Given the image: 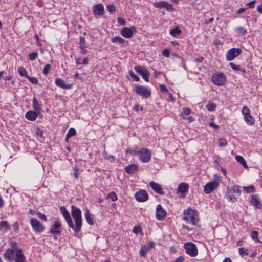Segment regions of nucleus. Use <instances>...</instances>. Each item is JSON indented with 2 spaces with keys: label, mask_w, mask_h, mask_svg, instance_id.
<instances>
[{
  "label": "nucleus",
  "mask_w": 262,
  "mask_h": 262,
  "mask_svg": "<svg viewBox=\"0 0 262 262\" xmlns=\"http://www.w3.org/2000/svg\"><path fill=\"white\" fill-rule=\"evenodd\" d=\"M129 73L132 78H133L136 81H139V77L135 75L133 71H130Z\"/></svg>",
  "instance_id": "obj_55"
},
{
  "label": "nucleus",
  "mask_w": 262,
  "mask_h": 262,
  "mask_svg": "<svg viewBox=\"0 0 262 262\" xmlns=\"http://www.w3.org/2000/svg\"><path fill=\"white\" fill-rule=\"evenodd\" d=\"M236 160L244 168H248L246 162H245L244 158L241 156H236L235 157Z\"/></svg>",
  "instance_id": "obj_28"
},
{
  "label": "nucleus",
  "mask_w": 262,
  "mask_h": 262,
  "mask_svg": "<svg viewBox=\"0 0 262 262\" xmlns=\"http://www.w3.org/2000/svg\"><path fill=\"white\" fill-rule=\"evenodd\" d=\"M155 245V244L154 242H149L148 243L147 245H145L143 246L144 248H145V249L147 250V251L149 250L151 248H152Z\"/></svg>",
  "instance_id": "obj_45"
},
{
  "label": "nucleus",
  "mask_w": 262,
  "mask_h": 262,
  "mask_svg": "<svg viewBox=\"0 0 262 262\" xmlns=\"http://www.w3.org/2000/svg\"><path fill=\"white\" fill-rule=\"evenodd\" d=\"M229 66L234 71H241V69H240L239 66L235 65L233 62H230L229 63Z\"/></svg>",
  "instance_id": "obj_54"
},
{
  "label": "nucleus",
  "mask_w": 262,
  "mask_h": 262,
  "mask_svg": "<svg viewBox=\"0 0 262 262\" xmlns=\"http://www.w3.org/2000/svg\"><path fill=\"white\" fill-rule=\"evenodd\" d=\"M183 220L188 223H191L195 225L198 221L196 218V212L191 208H188L184 211Z\"/></svg>",
  "instance_id": "obj_2"
},
{
  "label": "nucleus",
  "mask_w": 262,
  "mask_h": 262,
  "mask_svg": "<svg viewBox=\"0 0 262 262\" xmlns=\"http://www.w3.org/2000/svg\"><path fill=\"white\" fill-rule=\"evenodd\" d=\"M219 144L220 147H225L227 145V140L225 138H221L219 140Z\"/></svg>",
  "instance_id": "obj_46"
},
{
  "label": "nucleus",
  "mask_w": 262,
  "mask_h": 262,
  "mask_svg": "<svg viewBox=\"0 0 262 262\" xmlns=\"http://www.w3.org/2000/svg\"><path fill=\"white\" fill-rule=\"evenodd\" d=\"M250 203L256 208L260 209L262 208V204L260 202L259 196L257 194L252 195Z\"/></svg>",
  "instance_id": "obj_19"
},
{
  "label": "nucleus",
  "mask_w": 262,
  "mask_h": 262,
  "mask_svg": "<svg viewBox=\"0 0 262 262\" xmlns=\"http://www.w3.org/2000/svg\"><path fill=\"white\" fill-rule=\"evenodd\" d=\"M27 78L33 84H37L38 82V79L36 77H32L28 76Z\"/></svg>",
  "instance_id": "obj_52"
},
{
  "label": "nucleus",
  "mask_w": 262,
  "mask_h": 262,
  "mask_svg": "<svg viewBox=\"0 0 262 262\" xmlns=\"http://www.w3.org/2000/svg\"><path fill=\"white\" fill-rule=\"evenodd\" d=\"M76 134V130L73 128H70L66 135V139L68 140V139L75 135Z\"/></svg>",
  "instance_id": "obj_34"
},
{
  "label": "nucleus",
  "mask_w": 262,
  "mask_h": 262,
  "mask_svg": "<svg viewBox=\"0 0 262 262\" xmlns=\"http://www.w3.org/2000/svg\"><path fill=\"white\" fill-rule=\"evenodd\" d=\"M111 41L113 43H118L120 44H126L127 45L128 43V41L125 40L124 39L122 38V37L120 36H115L114 37L112 38L111 39Z\"/></svg>",
  "instance_id": "obj_26"
},
{
  "label": "nucleus",
  "mask_w": 262,
  "mask_h": 262,
  "mask_svg": "<svg viewBox=\"0 0 262 262\" xmlns=\"http://www.w3.org/2000/svg\"><path fill=\"white\" fill-rule=\"evenodd\" d=\"M184 248L186 250V253L191 257H195L198 254L197 247L193 243H185L184 245Z\"/></svg>",
  "instance_id": "obj_3"
},
{
  "label": "nucleus",
  "mask_w": 262,
  "mask_h": 262,
  "mask_svg": "<svg viewBox=\"0 0 262 262\" xmlns=\"http://www.w3.org/2000/svg\"><path fill=\"white\" fill-rule=\"evenodd\" d=\"M10 227L8 225V223L6 221H2L0 222V230L3 229H9Z\"/></svg>",
  "instance_id": "obj_32"
},
{
  "label": "nucleus",
  "mask_w": 262,
  "mask_h": 262,
  "mask_svg": "<svg viewBox=\"0 0 262 262\" xmlns=\"http://www.w3.org/2000/svg\"><path fill=\"white\" fill-rule=\"evenodd\" d=\"M136 32V28L133 26L130 28L124 27L120 31L121 35L125 38H131L134 33Z\"/></svg>",
  "instance_id": "obj_10"
},
{
  "label": "nucleus",
  "mask_w": 262,
  "mask_h": 262,
  "mask_svg": "<svg viewBox=\"0 0 262 262\" xmlns=\"http://www.w3.org/2000/svg\"><path fill=\"white\" fill-rule=\"evenodd\" d=\"M169 51L168 49H164L162 51V54H163V55L167 57H169Z\"/></svg>",
  "instance_id": "obj_59"
},
{
  "label": "nucleus",
  "mask_w": 262,
  "mask_h": 262,
  "mask_svg": "<svg viewBox=\"0 0 262 262\" xmlns=\"http://www.w3.org/2000/svg\"><path fill=\"white\" fill-rule=\"evenodd\" d=\"M257 10L258 12L262 13V3L257 7Z\"/></svg>",
  "instance_id": "obj_64"
},
{
  "label": "nucleus",
  "mask_w": 262,
  "mask_h": 262,
  "mask_svg": "<svg viewBox=\"0 0 262 262\" xmlns=\"http://www.w3.org/2000/svg\"><path fill=\"white\" fill-rule=\"evenodd\" d=\"M134 69L146 82L149 81V73L146 68L141 66H135Z\"/></svg>",
  "instance_id": "obj_9"
},
{
  "label": "nucleus",
  "mask_w": 262,
  "mask_h": 262,
  "mask_svg": "<svg viewBox=\"0 0 262 262\" xmlns=\"http://www.w3.org/2000/svg\"><path fill=\"white\" fill-rule=\"evenodd\" d=\"M211 79L213 83L217 85H222L226 81V76L223 73H217L214 74L212 75Z\"/></svg>",
  "instance_id": "obj_6"
},
{
  "label": "nucleus",
  "mask_w": 262,
  "mask_h": 262,
  "mask_svg": "<svg viewBox=\"0 0 262 262\" xmlns=\"http://www.w3.org/2000/svg\"><path fill=\"white\" fill-rule=\"evenodd\" d=\"M106 9L110 13H112L115 11L116 6L114 4L108 5L106 6Z\"/></svg>",
  "instance_id": "obj_43"
},
{
  "label": "nucleus",
  "mask_w": 262,
  "mask_h": 262,
  "mask_svg": "<svg viewBox=\"0 0 262 262\" xmlns=\"http://www.w3.org/2000/svg\"><path fill=\"white\" fill-rule=\"evenodd\" d=\"M242 112L244 116L245 122L249 125H253L255 122V119L251 116L250 110L247 106H244Z\"/></svg>",
  "instance_id": "obj_7"
},
{
  "label": "nucleus",
  "mask_w": 262,
  "mask_h": 262,
  "mask_svg": "<svg viewBox=\"0 0 262 262\" xmlns=\"http://www.w3.org/2000/svg\"><path fill=\"white\" fill-rule=\"evenodd\" d=\"M243 189L246 193L254 192L255 191V187L253 185L244 187Z\"/></svg>",
  "instance_id": "obj_30"
},
{
  "label": "nucleus",
  "mask_w": 262,
  "mask_h": 262,
  "mask_svg": "<svg viewBox=\"0 0 262 262\" xmlns=\"http://www.w3.org/2000/svg\"><path fill=\"white\" fill-rule=\"evenodd\" d=\"M149 185L151 188L157 194L162 195L164 192L160 185L155 183L154 181L149 182Z\"/></svg>",
  "instance_id": "obj_16"
},
{
  "label": "nucleus",
  "mask_w": 262,
  "mask_h": 262,
  "mask_svg": "<svg viewBox=\"0 0 262 262\" xmlns=\"http://www.w3.org/2000/svg\"><path fill=\"white\" fill-rule=\"evenodd\" d=\"M117 21L118 23H119L120 25H125V23H126L125 20L121 17H119L117 19Z\"/></svg>",
  "instance_id": "obj_60"
},
{
  "label": "nucleus",
  "mask_w": 262,
  "mask_h": 262,
  "mask_svg": "<svg viewBox=\"0 0 262 262\" xmlns=\"http://www.w3.org/2000/svg\"><path fill=\"white\" fill-rule=\"evenodd\" d=\"M190 109L187 107L184 108L182 115H188L190 114Z\"/></svg>",
  "instance_id": "obj_58"
},
{
  "label": "nucleus",
  "mask_w": 262,
  "mask_h": 262,
  "mask_svg": "<svg viewBox=\"0 0 262 262\" xmlns=\"http://www.w3.org/2000/svg\"><path fill=\"white\" fill-rule=\"evenodd\" d=\"M165 2H165V1H161V2H156V3H154L153 5L155 7L158 8H164L165 6Z\"/></svg>",
  "instance_id": "obj_40"
},
{
  "label": "nucleus",
  "mask_w": 262,
  "mask_h": 262,
  "mask_svg": "<svg viewBox=\"0 0 262 262\" xmlns=\"http://www.w3.org/2000/svg\"><path fill=\"white\" fill-rule=\"evenodd\" d=\"M147 251H147L145 248H144L143 246L139 251L140 256L145 257L146 256Z\"/></svg>",
  "instance_id": "obj_47"
},
{
  "label": "nucleus",
  "mask_w": 262,
  "mask_h": 262,
  "mask_svg": "<svg viewBox=\"0 0 262 262\" xmlns=\"http://www.w3.org/2000/svg\"><path fill=\"white\" fill-rule=\"evenodd\" d=\"M51 69V66L50 64H47L43 68V73L45 75H47V74L49 73V71H50Z\"/></svg>",
  "instance_id": "obj_44"
},
{
  "label": "nucleus",
  "mask_w": 262,
  "mask_h": 262,
  "mask_svg": "<svg viewBox=\"0 0 262 262\" xmlns=\"http://www.w3.org/2000/svg\"><path fill=\"white\" fill-rule=\"evenodd\" d=\"M10 245L12 247V249H13L15 251V254L16 253L17 250L20 249V248H17V243L15 241L11 242Z\"/></svg>",
  "instance_id": "obj_50"
},
{
  "label": "nucleus",
  "mask_w": 262,
  "mask_h": 262,
  "mask_svg": "<svg viewBox=\"0 0 262 262\" xmlns=\"http://www.w3.org/2000/svg\"><path fill=\"white\" fill-rule=\"evenodd\" d=\"M61 224L58 221H56L54 224L52 226L50 231V233L54 234H60V227Z\"/></svg>",
  "instance_id": "obj_18"
},
{
  "label": "nucleus",
  "mask_w": 262,
  "mask_h": 262,
  "mask_svg": "<svg viewBox=\"0 0 262 262\" xmlns=\"http://www.w3.org/2000/svg\"><path fill=\"white\" fill-rule=\"evenodd\" d=\"M160 89L162 92L168 93V90H167L166 86L164 84H161L160 85Z\"/></svg>",
  "instance_id": "obj_56"
},
{
  "label": "nucleus",
  "mask_w": 262,
  "mask_h": 262,
  "mask_svg": "<svg viewBox=\"0 0 262 262\" xmlns=\"http://www.w3.org/2000/svg\"><path fill=\"white\" fill-rule=\"evenodd\" d=\"M104 9L102 4H98L93 6V13L95 15L101 16L104 13Z\"/></svg>",
  "instance_id": "obj_20"
},
{
  "label": "nucleus",
  "mask_w": 262,
  "mask_h": 262,
  "mask_svg": "<svg viewBox=\"0 0 262 262\" xmlns=\"http://www.w3.org/2000/svg\"><path fill=\"white\" fill-rule=\"evenodd\" d=\"M184 261V258L182 256H180L176 258L174 261L173 262H183Z\"/></svg>",
  "instance_id": "obj_63"
},
{
  "label": "nucleus",
  "mask_w": 262,
  "mask_h": 262,
  "mask_svg": "<svg viewBox=\"0 0 262 262\" xmlns=\"http://www.w3.org/2000/svg\"><path fill=\"white\" fill-rule=\"evenodd\" d=\"M25 117L28 120L34 121L36 119L37 114L33 111H29L26 113Z\"/></svg>",
  "instance_id": "obj_23"
},
{
  "label": "nucleus",
  "mask_w": 262,
  "mask_h": 262,
  "mask_svg": "<svg viewBox=\"0 0 262 262\" xmlns=\"http://www.w3.org/2000/svg\"><path fill=\"white\" fill-rule=\"evenodd\" d=\"M219 186V184L216 181H212L208 183L204 188V191L206 194H209L212 192Z\"/></svg>",
  "instance_id": "obj_14"
},
{
  "label": "nucleus",
  "mask_w": 262,
  "mask_h": 262,
  "mask_svg": "<svg viewBox=\"0 0 262 262\" xmlns=\"http://www.w3.org/2000/svg\"><path fill=\"white\" fill-rule=\"evenodd\" d=\"M156 219L160 221L165 219L166 216V211L162 208L160 204H158L156 207Z\"/></svg>",
  "instance_id": "obj_13"
},
{
  "label": "nucleus",
  "mask_w": 262,
  "mask_h": 262,
  "mask_svg": "<svg viewBox=\"0 0 262 262\" xmlns=\"http://www.w3.org/2000/svg\"><path fill=\"white\" fill-rule=\"evenodd\" d=\"M239 253L241 256L247 255L248 254L247 249H246L243 247L239 248Z\"/></svg>",
  "instance_id": "obj_51"
},
{
  "label": "nucleus",
  "mask_w": 262,
  "mask_h": 262,
  "mask_svg": "<svg viewBox=\"0 0 262 262\" xmlns=\"http://www.w3.org/2000/svg\"><path fill=\"white\" fill-rule=\"evenodd\" d=\"M135 91L138 95L144 98H148L151 96L150 90L144 86H136Z\"/></svg>",
  "instance_id": "obj_5"
},
{
  "label": "nucleus",
  "mask_w": 262,
  "mask_h": 262,
  "mask_svg": "<svg viewBox=\"0 0 262 262\" xmlns=\"http://www.w3.org/2000/svg\"><path fill=\"white\" fill-rule=\"evenodd\" d=\"M137 155H139L140 160L143 163L149 162L151 159V151L146 148H142L137 151Z\"/></svg>",
  "instance_id": "obj_4"
},
{
  "label": "nucleus",
  "mask_w": 262,
  "mask_h": 262,
  "mask_svg": "<svg viewBox=\"0 0 262 262\" xmlns=\"http://www.w3.org/2000/svg\"><path fill=\"white\" fill-rule=\"evenodd\" d=\"M30 224L33 229L37 232H41L44 230V226L40 223V222L35 218H32L30 220Z\"/></svg>",
  "instance_id": "obj_12"
},
{
  "label": "nucleus",
  "mask_w": 262,
  "mask_h": 262,
  "mask_svg": "<svg viewBox=\"0 0 262 262\" xmlns=\"http://www.w3.org/2000/svg\"><path fill=\"white\" fill-rule=\"evenodd\" d=\"M15 251L12 249H7L4 253L5 257L10 261H13L14 260V255Z\"/></svg>",
  "instance_id": "obj_22"
},
{
  "label": "nucleus",
  "mask_w": 262,
  "mask_h": 262,
  "mask_svg": "<svg viewBox=\"0 0 262 262\" xmlns=\"http://www.w3.org/2000/svg\"><path fill=\"white\" fill-rule=\"evenodd\" d=\"M55 83L57 86L64 89L68 90L72 88V84H66L62 79L59 78L55 79Z\"/></svg>",
  "instance_id": "obj_17"
},
{
  "label": "nucleus",
  "mask_w": 262,
  "mask_h": 262,
  "mask_svg": "<svg viewBox=\"0 0 262 262\" xmlns=\"http://www.w3.org/2000/svg\"><path fill=\"white\" fill-rule=\"evenodd\" d=\"M79 45L80 48L81 47H86V42L84 37H80L79 38Z\"/></svg>",
  "instance_id": "obj_48"
},
{
  "label": "nucleus",
  "mask_w": 262,
  "mask_h": 262,
  "mask_svg": "<svg viewBox=\"0 0 262 262\" xmlns=\"http://www.w3.org/2000/svg\"><path fill=\"white\" fill-rule=\"evenodd\" d=\"M38 56V53L36 52H33L29 54V59L31 61L35 60Z\"/></svg>",
  "instance_id": "obj_42"
},
{
  "label": "nucleus",
  "mask_w": 262,
  "mask_h": 262,
  "mask_svg": "<svg viewBox=\"0 0 262 262\" xmlns=\"http://www.w3.org/2000/svg\"><path fill=\"white\" fill-rule=\"evenodd\" d=\"M71 214L75 221V225L73 224L72 229L76 233H78L81 229L82 219L81 210L76 207L72 206Z\"/></svg>",
  "instance_id": "obj_1"
},
{
  "label": "nucleus",
  "mask_w": 262,
  "mask_h": 262,
  "mask_svg": "<svg viewBox=\"0 0 262 262\" xmlns=\"http://www.w3.org/2000/svg\"><path fill=\"white\" fill-rule=\"evenodd\" d=\"M107 198L108 199H110L112 201H115L117 200V199H118L116 194L114 192H110L108 194Z\"/></svg>",
  "instance_id": "obj_41"
},
{
  "label": "nucleus",
  "mask_w": 262,
  "mask_h": 262,
  "mask_svg": "<svg viewBox=\"0 0 262 262\" xmlns=\"http://www.w3.org/2000/svg\"><path fill=\"white\" fill-rule=\"evenodd\" d=\"M226 196L228 200L230 202H234L237 200V199L231 193L230 190L226 192Z\"/></svg>",
  "instance_id": "obj_31"
},
{
  "label": "nucleus",
  "mask_w": 262,
  "mask_h": 262,
  "mask_svg": "<svg viewBox=\"0 0 262 262\" xmlns=\"http://www.w3.org/2000/svg\"><path fill=\"white\" fill-rule=\"evenodd\" d=\"M251 237L252 239L258 240V232L256 231H252L251 233Z\"/></svg>",
  "instance_id": "obj_53"
},
{
  "label": "nucleus",
  "mask_w": 262,
  "mask_h": 262,
  "mask_svg": "<svg viewBox=\"0 0 262 262\" xmlns=\"http://www.w3.org/2000/svg\"><path fill=\"white\" fill-rule=\"evenodd\" d=\"M79 168L78 167L77 165H75L73 168V174L74 176V177L76 178V179H78V177H79Z\"/></svg>",
  "instance_id": "obj_37"
},
{
  "label": "nucleus",
  "mask_w": 262,
  "mask_h": 262,
  "mask_svg": "<svg viewBox=\"0 0 262 262\" xmlns=\"http://www.w3.org/2000/svg\"><path fill=\"white\" fill-rule=\"evenodd\" d=\"M138 166L137 165L135 164H132L128 166H127L125 168V171L127 173L129 174H133L134 173L136 170H138Z\"/></svg>",
  "instance_id": "obj_25"
},
{
  "label": "nucleus",
  "mask_w": 262,
  "mask_h": 262,
  "mask_svg": "<svg viewBox=\"0 0 262 262\" xmlns=\"http://www.w3.org/2000/svg\"><path fill=\"white\" fill-rule=\"evenodd\" d=\"M242 50L239 48H233L226 53V59L228 61H232L241 54Z\"/></svg>",
  "instance_id": "obj_8"
},
{
  "label": "nucleus",
  "mask_w": 262,
  "mask_h": 262,
  "mask_svg": "<svg viewBox=\"0 0 262 262\" xmlns=\"http://www.w3.org/2000/svg\"><path fill=\"white\" fill-rule=\"evenodd\" d=\"M216 108V105L212 103H209L207 105V108L209 111H214Z\"/></svg>",
  "instance_id": "obj_49"
},
{
  "label": "nucleus",
  "mask_w": 262,
  "mask_h": 262,
  "mask_svg": "<svg viewBox=\"0 0 262 262\" xmlns=\"http://www.w3.org/2000/svg\"><path fill=\"white\" fill-rule=\"evenodd\" d=\"M181 33V31H180L178 27L174 28V29H172L170 32V34L174 36L180 35Z\"/></svg>",
  "instance_id": "obj_35"
},
{
  "label": "nucleus",
  "mask_w": 262,
  "mask_h": 262,
  "mask_svg": "<svg viewBox=\"0 0 262 262\" xmlns=\"http://www.w3.org/2000/svg\"><path fill=\"white\" fill-rule=\"evenodd\" d=\"M188 190V185L185 183H180L178 187L177 191L184 193L186 192Z\"/></svg>",
  "instance_id": "obj_24"
},
{
  "label": "nucleus",
  "mask_w": 262,
  "mask_h": 262,
  "mask_svg": "<svg viewBox=\"0 0 262 262\" xmlns=\"http://www.w3.org/2000/svg\"><path fill=\"white\" fill-rule=\"evenodd\" d=\"M233 193L237 194L238 195H241V190L238 186H233L230 189Z\"/></svg>",
  "instance_id": "obj_39"
},
{
  "label": "nucleus",
  "mask_w": 262,
  "mask_h": 262,
  "mask_svg": "<svg viewBox=\"0 0 262 262\" xmlns=\"http://www.w3.org/2000/svg\"><path fill=\"white\" fill-rule=\"evenodd\" d=\"M60 211L70 228H73V223L68 210L64 207H60Z\"/></svg>",
  "instance_id": "obj_11"
},
{
  "label": "nucleus",
  "mask_w": 262,
  "mask_h": 262,
  "mask_svg": "<svg viewBox=\"0 0 262 262\" xmlns=\"http://www.w3.org/2000/svg\"><path fill=\"white\" fill-rule=\"evenodd\" d=\"M164 8L170 12H173L175 10V9L173 8L172 5L167 2H165V6Z\"/></svg>",
  "instance_id": "obj_38"
},
{
  "label": "nucleus",
  "mask_w": 262,
  "mask_h": 262,
  "mask_svg": "<svg viewBox=\"0 0 262 262\" xmlns=\"http://www.w3.org/2000/svg\"><path fill=\"white\" fill-rule=\"evenodd\" d=\"M167 95L168 96V98L167 99L168 101H171L172 102H174L175 101V98L173 97L171 93H167Z\"/></svg>",
  "instance_id": "obj_57"
},
{
  "label": "nucleus",
  "mask_w": 262,
  "mask_h": 262,
  "mask_svg": "<svg viewBox=\"0 0 262 262\" xmlns=\"http://www.w3.org/2000/svg\"><path fill=\"white\" fill-rule=\"evenodd\" d=\"M135 198L139 202H145L148 198L147 193L144 190H141L135 194Z\"/></svg>",
  "instance_id": "obj_15"
},
{
  "label": "nucleus",
  "mask_w": 262,
  "mask_h": 262,
  "mask_svg": "<svg viewBox=\"0 0 262 262\" xmlns=\"http://www.w3.org/2000/svg\"><path fill=\"white\" fill-rule=\"evenodd\" d=\"M18 72L21 76H25L26 78L28 76L26 69L23 67H19L18 69Z\"/></svg>",
  "instance_id": "obj_33"
},
{
  "label": "nucleus",
  "mask_w": 262,
  "mask_h": 262,
  "mask_svg": "<svg viewBox=\"0 0 262 262\" xmlns=\"http://www.w3.org/2000/svg\"><path fill=\"white\" fill-rule=\"evenodd\" d=\"M15 262H26V258L21 249L17 250L15 254Z\"/></svg>",
  "instance_id": "obj_21"
},
{
  "label": "nucleus",
  "mask_w": 262,
  "mask_h": 262,
  "mask_svg": "<svg viewBox=\"0 0 262 262\" xmlns=\"http://www.w3.org/2000/svg\"><path fill=\"white\" fill-rule=\"evenodd\" d=\"M141 231V230L140 229V227H135L133 229V232L136 233V234H138L139 233V232H140Z\"/></svg>",
  "instance_id": "obj_62"
},
{
  "label": "nucleus",
  "mask_w": 262,
  "mask_h": 262,
  "mask_svg": "<svg viewBox=\"0 0 262 262\" xmlns=\"http://www.w3.org/2000/svg\"><path fill=\"white\" fill-rule=\"evenodd\" d=\"M235 31L242 35H244L247 33L246 30L242 27L235 28Z\"/></svg>",
  "instance_id": "obj_36"
},
{
  "label": "nucleus",
  "mask_w": 262,
  "mask_h": 262,
  "mask_svg": "<svg viewBox=\"0 0 262 262\" xmlns=\"http://www.w3.org/2000/svg\"><path fill=\"white\" fill-rule=\"evenodd\" d=\"M256 3L255 0L251 1L250 2L247 4V5L249 6L250 8H253L254 7V5Z\"/></svg>",
  "instance_id": "obj_61"
},
{
  "label": "nucleus",
  "mask_w": 262,
  "mask_h": 262,
  "mask_svg": "<svg viewBox=\"0 0 262 262\" xmlns=\"http://www.w3.org/2000/svg\"><path fill=\"white\" fill-rule=\"evenodd\" d=\"M32 103H33V106L34 110L36 112L39 113L41 110V107L38 102L37 100L36 99V98L35 97L33 98V100H32Z\"/></svg>",
  "instance_id": "obj_27"
},
{
  "label": "nucleus",
  "mask_w": 262,
  "mask_h": 262,
  "mask_svg": "<svg viewBox=\"0 0 262 262\" xmlns=\"http://www.w3.org/2000/svg\"><path fill=\"white\" fill-rule=\"evenodd\" d=\"M85 217L87 223L89 225H93L94 224L93 219L91 217V215L88 210H86L85 213Z\"/></svg>",
  "instance_id": "obj_29"
}]
</instances>
